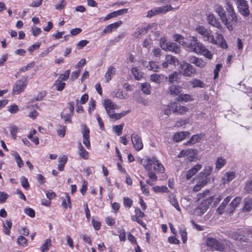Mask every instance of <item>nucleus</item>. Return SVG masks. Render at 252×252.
Here are the masks:
<instances>
[{"label": "nucleus", "instance_id": "nucleus-1", "mask_svg": "<svg viewBox=\"0 0 252 252\" xmlns=\"http://www.w3.org/2000/svg\"><path fill=\"white\" fill-rule=\"evenodd\" d=\"M195 31L199 34L202 35L204 41H207L210 43L218 45L223 48L226 49L227 45L223 37V36L218 32L216 33V39L215 38L214 35L212 33L211 31H208L207 29L202 26H198L196 27Z\"/></svg>", "mask_w": 252, "mask_h": 252}, {"label": "nucleus", "instance_id": "nucleus-2", "mask_svg": "<svg viewBox=\"0 0 252 252\" xmlns=\"http://www.w3.org/2000/svg\"><path fill=\"white\" fill-rule=\"evenodd\" d=\"M141 163L146 170L149 171L148 177L152 181L155 182L158 180V177L153 170L157 171L159 173H163L164 168L163 165L156 157L152 158H144L141 160Z\"/></svg>", "mask_w": 252, "mask_h": 252}, {"label": "nucleus", "instance_id": "nucleus-3", "mask_svg": "<svg viewBox=\"0 0 252 252\" xmlns=\"http://www.w3.org/2000/svg\"><path fill=\"white\" fill-rule=\"evenodd\" d=\"M203 46V45L198 40L196 36H192L190 37L188 41H186L184 46L189 51L199 54Z\"/></svg>", "mask_w": 252, "mask_h": 252}, {"label": "nucleus", "instance_id": "nucleus-4", "mask_svg": "<svg viewBox=\"0 0 252 252\" xmlns=\"http://www.w3.org/2000/svg\"><path fill=\"white\" fill-rule=\"evenodd\" d=\"M215 12L218 14L222 23L226 26L229 31H232L234 27L229 23V18L226 15L223 7L220 5H217L215 8Z\"/></svg>", "mask_w": 252, "mask_h": 252}, {"label": "nucleus", "instance_id": "nucleus-5", "mask_svg": "<svg viewBox=\"0 0 252 252\" xmlns=\"http://www.w3.org/2000/svg\"><path fill=\"white\" fill-rule=\"evenodd\" d=\"M179 71L183 76L192 77L196 73V69L190 63L182 62L180 63Z\"/></svg>", "mask_w": 252, "mask_h": 252}, {"label": "nucleus", "instance_id": "nucleus-6", "mask_svg": "<svg viewBox=\"0 0 252 252\" xmlns=\"http://www.w3.org/2000/svg\"><path fill=\"white\" fill-rule=\"evenodd\" d=\"M226 10L227 12V16L229 18V23L230 22L232 26L237 23V17L236 14L234 10L232 4L230 1H227L226 3Z\"/></svg>", "mask_w": 252, "mask_h": 252}, {"label": "nucleus", "instance_id": "nucleus-7", "mask_svg": "<svg viewBox=\"0 0 252 252\" xmlns=\"http://www.w3.org/2000/svg\"><path fill=\"white\" fill-rule=\"evenodd\" d=\"M172 9L173 8L171 5L169 4L154 8L148 12L147 16L149 18H151L157 14L165 13Z\"/></svg>", "mask_w": 252, "mask_h": 252}, {"label": "nucleus", "instance_id": "nucleus-8", "mask_svg": "<svg viewBox=\"0 0 252 252\" xmlns=\"http://www.w3.org/2000/svg\"><path fill=\"white\" fill-rule=\"evenodd\" d=\"M235 1L240 13L244 17H248L250 12L247 1L246 0H235Z\"/></svg>", "mask_w": 252, "mask_h": 252}, {"label": "nucleus", "instance_id": "nucleus-9", "mask_svg": "<svg viewBox=\"0 0 252 252\" xmlns=\"http://www.w3.org/2000/svg\"><path fill=\"white\" fill-rule=\"evenodd\" d=\"M206 244L212 249V251L217 250L222 252L224 249L223 245L215 238H208L207 239Z\"/></svg>", "mask_w": 252, "mask_h": 252}, {"label": "nucleus", "instance_id": "nucleus-10", "mask_svg": "<svg viewBox=\"0 0 252 252\" xmlns=\"http://www.w3.org/2000/svg\"><path fill=\"white\" fill-rule=\"evenodd\" d=\"M27 84V78L23 77L21 79L16 81L13 87V92L14 94H18L23 92Z\"/></svg>", "mask_w": 252, "mask_h": 252}, {"label": "nucleus", "instance_id": "nucleus-11", "mask_svg": "<svg viewBox=\"0 0 252 252\" xmlns=\"http://www.w3.org/2000/svg\"><path fill=\"white\" fill-rule=\"evenodd\" d=\"M81 132L83 134V143L87 149H90L91 144L90 141V130L87 127L86 125L84 124L82 126Z\"/></svg>", "mask_w": 252, "mask_h": 252}, {"label": "nucleus", "instance_id": "nucleus-12", "mask_svg": "<svg viewBox=\"0 0 252 252\" xmlns=\"http://www.w3.org/2000/svg\"><path fill=\"white\" fill-rule=\"evenodd\" d=\"M207 21L212 26L218 29L220 32H223V27L214 14H209L208 15Z\"/></svg>", "mask_w": 252, "mask_h": 252}, {"label": "nucleus", "instance_id": "nucleus-13", "mask_svg": "<svg viewBox=\"0 0 252 252\" xmlns=\"http://www.w3.org/2000/svg\"><path fill=\"white\" fill-rule=\"evenodd\" d=\"M212 197L207 198L196 209V212L199 215L204 214L208 209L209 205L212 203Z\"/></svg>", "mask_w": 252, "mask_h": 252}, {"label": "nucleus", "instance_id": "nucleus-14", "mask_svg": "<svg viewBox=\"0 0 252 252\" xmlns=\"http://www.w3.org/2000/svg\"><path fill=\"white\" fill-rule=\"evenodd\" d=\"M131 139L133 145L136 151H139L143 148V143L139 135L135 133H133L131 136Z\"/></svg>", "mask_w": 252, "mask_h": 252}, {"label": "nucleus", "instance_id": "nucleus-15", "mask_svg": "<svg viewBox=\"0 0 252 252\" xmlns=\"http://www.w3.org/2000/svg\"><path fill=\"white\" fill-rule=\"evenodd\" d=\"M244 234L250 235L249 233H247V230L244 231L243 230L239 229L237 232H232L229 234L230 238L233 239L235 240H240V241L247 242L248 239L244 238V237H240L241 236H244Z\"/></svg>", "mask_w": 252, "mask_h": 252}, {"label": "nucleus", "instance_id": "nucleus-16", "mask_svg": "<svg viewBox=\"0 0 252 252\" xmlns=\"http://www.w3.org/2000/svg\"><path fill=\"white\" fill-rule=\"evenodd\" d=\"M161 47L165 50H168L175 53H179L180 51V48L178 45L173 42H167L166 44L162 43Z\"/></svg>", "mask_w": 252, "mask_h": 252}, {"label": "nucleus", "instance_id": "nucleus-17", "mask_svg": "<svg viewBox=\"0 0 252 252\" xmlns=\"http://www.w3.org/2000/svg\"><path fill=\"white\" fill-rule=\"evenodd\" d=\"M103 105L108 115L113 112L115 109H119V106L114 103L110 99H105Z\"/></svg>", "mask_w": 252, "mask_h": 252}, {"label": "nucleus", "instance_id": "nucleus-18", "mask_svg": "<svg viewBox=\"0 0 252 252\" xmlns=\"http://www.w3.org/2000/svg\"><path fill=\"white\" fill-rule=\"evenodd\" d=\"M172 112L178 114H182L188 111V108L185 106L179 105L176 102L171 103Z\"/></svg>", "mask_w": 252, "mask_h": 252}, {"label": "nucleus", "instance_id": "nucleus-19", "mask_svg": "<svg viewBox=\"0 0 252 252\" xmlns=\"http://www.w3.org/2000/svg\"><path fill=\"white\" fill-rule=\"evenodd\" d=\"M188 61L189 63H193L200 68L204 67L206 64V62L203 60L195 56L189 57Z\"/></svg>", "mask_w": 252, "mask_h": 252}, {"label": "nucleus", "instance_id": "nucleus-20", "mask_svg": "<svg viewBox=\"0 0 252 252\" xmlns=\"http://www.w3.org/2000/svg\"><path fill=\"white\" fill-rule=\"evenodd\" d=\"M241 201V198L236 197L230 202L226 209V212L228 213H232L234 212L235 208L240 204Z\"/></svg>", "mask_w": 252, "mask_h": 252}, {"label": "nucleus", "instance_id": "nucleus-21", "mask_svg": "<svg viewBox=\"0 0 252 252\" xmlns=\"http://www.w3.org/2000/svg\"><path fill=\"white\" fill-rule=\"evenodd\" d=\"M210 181L209 178H202L199 176V180L197 184L193 187V190L194 191H198L201 189L206 185L208 182Z\"/></svg>", "mask_w": 252, "mask_h": 252}, {"label": "nucleus", "instance_id": "nucleus-22", "mask_svg": "<svg viewBox=\"0 0 252 252\" xmlns=\"http://www.w3.org/2000/svg\"><path fill=\"white\" fill-rule=\"evenodd\" d=\"M128 12V9L124 8L122 9H120L117 11H113L109 14H107L106 17L104 18V20L105 21L108 20L112 18L116 17L119 15H122L124 14L127 13Z\"/></svg>", "mask_w": 252, "mask_h": 252}, {"label": "nucleus", "instance_id": "nucleus-23", "mask_svg": "<svg viewBox=\"0 0 252 252\" xmlns=\"http://www.w3.org/2000/svg\"><path fill=\"white\" fill-rule=\"evenodd\" d=\"M122 24V21H119L108 25L104 29L101 34L103 35L104 33L111 32L113 30L117 29Z\"/></svg>", "mask_w": 252, "mask_h": 252}, {"label": "nucleus", "instance_id": "nucleus-24", "mask_svg": "<svg viewBox=\"0 0 252 252\" xmlns=\"http://www.w3.org/2000/svg\"><path fill=\"white\" fill-rule=\"evenodd\" d=\"M231 199V197L230 196H228L224 199L222 202L221 203L220 206L218 208L217 210V212L219 215H221L225 211L226 212V205H227L228 203L230 201Z\"/></svg>", "mask_w": 252, "mask_h": 252}, {"label": "nucleus", "instance_id": "nucleus-25", "mask_svg": "<svg viewBox=\"0 0 252 252\" xmlns=\"http://www.w3.org/2000/svg\"><path fill=\"white\" fill-rule=\"evenodd\" d=\"M202 168V165L197 164L195 165L190 169L186 173V178L188 180L190 179L194 175H195Z\"/></svg>", "mask_w": 252, "mask_h": 252}, {"label": "nucleus", "instance_id": "nucleus-26", "mask_svg": "<svg viewBox=\"0 0 252 252\" xmlns=\"http://www.w3.org/2000/svg\"><path fill=\"white\" fill-rule=\"evenodd\" d=\"M189 135V132L188 131L178 132L174 134L173 139L174 141L178 142L184 140L186 137Z\"/></svg>", "mask_w": 252, "mask_h": 252}, {"label": "nucleus", "instance_id": "nucleus-27", "mask_svg": "<svg viewBox=\"0 0 252 252\" xmlns=\"http://www.w3.org/2000/svg\"><path fill=\"white\" fill-rule=\"evenodd\" d=\"M61 199L62 200V206L63 208H67V207L71 208V200L68 193H64V195L61 197Z\"/></svg>", "mask_w": 252, "mask_h": 252}, {"label": "nucleus", "instance_id": "nucleus-28", "mask_svg": "<svg viewBox=\"0 0 252 252\" xmlns=\"http://www.w3.org/2000/svg\"><path fill=\"white\" fill-rule=\"evenodd\" d=\"M78 154L84 159L88 158L89 153L84 149L80 142L78 144Z\"/></svg>", "mask_w": 252, "mask_h": 252}, {"label": "nucleus", "instance_id": "nucleus-29", "mask_svg": "<svg viewBox=\"0 0 252 252\" xmlns=\"http://www.w3.org/2000/svg\"><path fill=\"white\" fill-rule=\"evenodd\" d=\"M115 73L116 68L112 66H109L104 76L106 80V82H108L110 80H111L112 77L114 76Z\"/></svg>", "mask_w": 252, "mask_h": 252}, {"label": "nucleus", "instance_id": "nucleus-30", "mask_svg": "<svg viewBox=\"0 0 252 252\" xmlns=\"http://www.w3.org/2000/svg\"><path fill=\"white\" fill-rule=\"evenodd\" d=\"M129 110L125 111L120 113H113V112L108 116L111 119L116 121L121 119L122 117L129 113Z\"/></svg>", "mask_w": 252, "mask_h": 252}, {"label": "nucleus", "instance_id": "nucleus-31", "mask_svg": "<svg viewBox=\"0 0 252 252\" xmlns=\"http://www.w3.org/2000/svg\"><path fill=\"white\" fill-rule=\"evenodd\" d=\"M131 73L136 80H140L143 77V73L140 71L136 67L131 68Z\"/></svg>", "mask_w": 252, "mask_h": 252}, {"label": "nucleus", "instance_id": "nucleus-32", "mask_svg": "<svg viewBox=\"0 0 252 252\" xmlns=\"http://www.w3.org/2000/svg\"><path fill=\"white\" fill-rule=\"evenodd\" d=\"M213 171V168L210 166H205L204 170L199 173V176L202 178H208Z\"/></svg>", "mask_w": 252, "mask_h": 252}, {"label": "nucleus", "instance_id": "nucleus-33", "mask_svg": "<svg viewBox=\"0 0 252 252\" xmlns=\"http://www.w3.org/2000/svg\"><path fill=\"white\" fill-rule=\"evenodd\" d=\"M150 79L153 82L159 84L163 80V75L161 74H153L150 76Z\"/></svg>", "mask_w": 252, "mask_h": 252}, {"label": "nucleus", "instance_id": "nucleus-34", "mask_svg": "<svg viewBox=\"0 0 252 252\" xmlns=\"http://www.w3.org/2000/svg\"><path fill=\"white\" fill-rule=\"evenodd\" d=\"M226 161L225 159L222 157H219L217 158L216 163V169L219 170L223 167L226 164Z\"/></svg>", "mask_w": 252, "mask_h": 252}, {"label": "nucleus", "instance_id": "nucleus-35", "mask_svg": "<svg viewBox=\"0 0 252 252\" xmlns=\"http://www.w3.org/2000/svg\"><path fill=\"white\" fill-rule=\"evenodd\" d=\"M189 83L192 85L193 88H204L205 84L204 82L200 80L193 79L189 81Z\"/></svg>", "mask_w": 252, "mask_h": 252}, {"label": "nucleus", "instance_id": "nucleus-36", "mask_svg": "<svg viewBox=\"0 0 252 252\" xmlns=\"http://www.w3.org/2000/svg\"><path fill=\"white\" fill-rule=\"evenodd\" d=\"M165 61H167L169 64L173 65H176L179 64V60L178 59L172 55L166 56Z\"/></svg>", "mask_w": 252, "mask_h": 252}, {"label": "nucleus", "instance_id": "nucleus-37", "mask_svg": "<svg viewBox=\"0 0 252 252\" xmlns=\"http://www.w3.org/2000/svg\"><path fill=\"white\" fill-rule=\"evenodd\" d=\"M181 88L179 86L172 85L169 87V93L171 95H178L181 92Z\"/></svg>", "mask_w": 252, "mask_h": 252}, {"label": "nucleus", "instance_id": "nucleus-38", "mask_svg": "<svg viewBox=\"0 0 252 252\" xmlns=\"http://www.w3.org/2000/svg\"><path fill=\"white\" fill-rule=\"evenodd\" d=\"M169 202L178 211H180L181 209L180 208V206L179 205L178 201L177 199L175 198V196H174L173 194H171L169 196Z\"/></svg>", "mask_w": 252, "mask_h": 252}, {"label": "nucleus", "instance_id": "nucleus-39", "mask_svg": "<svg viewBox=\"0 0 252 252\" xmlns=\"http://www.w3.org/2000/svg\"><path fill=\"white\" fill-rule=\"evenodd\" d=\"M235 173L233 171L226 172L224 175L223 180L224 181V182L225 181L227 182H230L235 178Z\"/></svg>", "mask_w": 252, "mask_h": 252}, {"label": "nucleus", "instance_id": "nucleus-40", "mask_svg": "<svg viewBox=\"0 0 252 252\" xmlns=\"http://www.w3.org/2000/svg\"><path fill=\"white\" fill-rule=\"evenodd\" d=\"M199 54H202L206 58L209 59H212L213 57V55L211 52L209 51L208 49H206L204 45L202 46L200 52Z\"/></svg>", "mask_w": 252, "mask_h": 252}, {"label": "nucleus", "instance_id": "nucleus-41", "mask_svg": "<svg viewBox=\"0 0 252 252\" xmlns=\"http://www.w3.org/2000/svg\"><path fill=\"white\" fill-rule=\"evenodd\" d=\"M155 192H168L169 189L165 186H155L152 188Z\"/></svg>", "mask_w": 252, "mask_h": 252}, {"label": "nucleus", "instance_id": "nucleus-42", "mask_svg": "<svg viewBox=\"0 0 252 252\" xmlns=\"http://www.w3.org/2000/svg\"><path fill=\"white\" fill-rule=\"evenodd\" d=\"M142 91L146 94H151V86L148 83H144L142 84L141 86Z\"/></svg>", "mask_w": 252, "mask_h": 252}, {"label": "nucleus", "instance_id": "nucleus-43", "mask_svg": "<svg viewBox=\"0 0 252 252\" xmlns=\"http://www.w3.org/2000/svg\"><path fill=\"white\" fill-rule=\"evenodd\" d=\"M244 208L250 211L252 207V199L250 198H246L244 200Z\"/></svg>", "mask_w": 252, "mask_h": 252}, {"label": "nucleus", "instance_id": "nucleus-44", "mask_svg": "<svg viewBox=\"0 0 252 252\" xmlns=\"http://www.w3.org/2000/svg\"><path fill=\"white\" fill-rule=\"evenodd\" d=\"M174 40L178 42L180 44L185 46L186 41L183 36L180 34H175L173 36Z\"/></svg>", "mask_w": 252, "mask_h": 252}, {"label": "nucleus", "instance_id": "nucleus-45", "mask_svg": "<svg viewBox=\"0 0 252 252\" xmlns=\"http://www.w3.org/2000/svg\"><path fill=\"white\" fill-rule=\"evenodd\" d=\"M202 136L201 134H194L192 135L189 140V142H191V144L199 142L202 139Z\"/></svg>", "mask_w": 252, "mask_h": 252}, {"label": "nucleus", "instance_id": "nucleus-46", "mask_svg": "<svg viewBox=\"0 0 252 252\" xmlns=\"http://www.w3.org/2000/svg\"><path fill=\"white\" fill-rule=\"evenodd\" d=\"M111 95L112 97H116L121 99L125 98L122 91L120 90L112 92L111 93Z\"/></svg>", "mask_w": 252, "mask_h": 252}, {"label": "nucleus", "instance_id": "nucleus-47", "mask_svg": "<svg viewBox=\"0 0 252 252\" xmlns=\"http://www.w3.org/2000/svg\"><path fill=\"white\" fill-rule=\"evenodd\" d=\"M244 190L249 193H252V180L247 181L244 187Z\"/></svg>", "mask_w": 252, "mask_h": 252}, {"label": "nucleus", "instance_id": "nucleus-48", "mask_svg": "<svg viewBox=\"0 0 252 252\" xmlns=\"http://www.w3.org/2000/svg\"><path fill=\"white\" fill-rule=\"evenodd\" d=\"M13 156L15 158V161L17 164L18 166L20 168L22 167L24 165V163L20 155L18 154V153L15 152Z\"/></svg>", "mask_w": 252, "mask_h": 252}, {"label": "nucleus", "instance_id": "nucleus-49", "mask_svg": "<svg viewBox=\"0 0 252 252\" xmlns=\"http://www.w3.org/2000/svg\"><path fill=\"white\" fill-rule=\"evenodd\" d=\"M51 245V240L50 239H47L45 240L44 243L41 247V251L43 252L47 251L49 247Z\"/></svg>", "mask_w": 252, "mask_h": 252}, {"label": "nucleus", "instance_id": "nucleus-50", "mask_svg": "<svg viewBox=\"0 0 252 252\" xmlns=\"http://www.w3.org/2000/svg\"><path fill=\"white\" fill-rule=\"evenodd\" d=\"M66 161L67 159L65 157L61 158L59 160V164L58 166V169L60 171H63Z\"/></svg>", "mask_w": 252, "mask_h": 252}, {"label": "nucleus", "instance_id": "nucleus-51", "mask_svg": "<svg viewBox=\"0 0 252 252\" xmlns=\"http://www.w3.org/2000/svg\"><path fill=\"white\" fill-rule=\"evenodd\" d=\"M10 132L12 137L15 139L16 137V134L17 133L18 128L15 125H12L9 127Z\"/></svg>", "mask_w": 252, "mask_h": 252}, {"label": "nucleus", "instance_id": "nucleus-52", "mask_svg": "<svg viewBox=\"0 0 252 252\" xmlns=\"http://www.w3.org/2000/svg\"><path fill=\"white\" fill-rule=\"evenodd\" d=\"M55 85L56 86V89L58 91H61L64 89L65 85V83L64 82H62L61 80L58 79L56 81Z\"/></svg>", "mask_w": 252, "mask_h": 252}, {"label": "nucleus", "instance_id": "nucleus-53", "mask_svg": "<svg viewBox=\"0 0 252 252\" xmlns=\"http://www.w3.org/2000/svg\"><path fill=\"white\" fill-rule=\"evenodd\" d=\"M17 243L19 245L25 247L27 245V240L23 236H19L17 238Z\"/></svg>", "mask_w": 252, "mask_h": 252}, {"label": "nucleus", "instance_id": "nucleus-54", "mask_svg": "<svg viewBox=\"0 0 252 252\" xmlns=\"http://www.w3.org/2000/svg\"><path fill=\"white\" fill-rule=\"evenodd\" d=\"M70 73V70L69 69L65 70L63 73L60 75L59 79H60L61 81H66L68 78Z\"/></svg>", "mask_w": 252, "mask_h": 252}, {"label": "nucleus", "instance_id": "nucleus-55", "mask_svg": "<svg viewBox=\"0 0 252 252\" xmlns=\"http://www.w3.org/2000/svg\"><path fill=\"white\" fill-rule=\"evenodd\" d=\"M21 182L22 187L26 189H29L30 185L27 179L25 177H22L21 179Z\"/></svg>", "mask_w": 252, "mask_h": 252}, {"label": "nucleus", "instance_id": "nucleus-56", "mask_svg": "<svg viewBox=\"0 0 252 252\" xmlns=\"http://www.w3.org/2000/svg\"><path fill=\"white\" fill-rule=\"evenodd\" d=\"M180 234L181 236L183 242L184 243H186L188 239L186 230L185 229H181L180 230Z\"/></svg>", "mask_w": 252, "mask_h": 252}, {"label": "nucleus", "instance_id": "nucleus-57", "mask_svg": "<svg viewBox=\"0 0 252 252\" xmlns=\"http://www.w3.org/2000/svg\"><path fill=\"white\" fill-rule=\"evenodd\" d=\"M179 99L184 101H189L192 100L190 95L188 94H181L179 96Z\"/></svg>", "mask_w": 252, "mask_h": 252}, {"label": "nucleus", "instance_id": "nucleus-58", "mask_svg": "<svg viewBox=\"0 0 252 252\" xmlns=\"http://www.w3.org/2000/svg\"><path fill=\"white\" fill-rule=\"evenodd\" d=\"M140 185L143 193L146 195H148L149 194V188L143 184L142 181H140Z\"/></svg>", "mask_w": 252, "mask_h": 252}, {"label": "nucleus", "instance_id": "nucleus-59", "mask_svg": "<svg viewBox=\"0 0 252 252\" xmlns=\"http://www.w3.org/2000/svg\"><path fill=\"white\" fill-rule=\"evenodd\" d=\"M131 220L132 221H136L138 222V224L142 226L143 227L146 226V224L144 222V221L138 218L135 215L134 216H132L131 217Z\"/></svg>", "mask_w": 252, "mask_h": 252}, {"label": "nucleus", "instance_id": "nucleus-60", "mask_svg": "<svg viewBox=\"0 0 252 252\" xmlns=\"http://www.w3.org/2000/svg\"><path fill=\"white\" fill-rule=\"evenodd\" d=\"M194 151V152H189V155H187L186 157H187L188 160L191 161L193 160V159L195 158L197 155V151L194 149H192Z\"/></svg>", "mask_w": 252, "mask_h": 252}, {"label": "nucleus", "instance_id": "nucleus-61", "mask_svg": "<svg viewBox=\"0 0 252 252\" xmlns=\"http://www.w3.org/2000/svg\"><path fill=\"white\" fill-rule=\"evenodd\" d=\"M178 76V72L176 71L173 72L169 76V81L170 83H173L177 80Z\"/></svg>", "mask_w": 252, "mask_h": 252}, {"label": "nucleus", "instance_id": "nucleus-62", "mask_svg": "<svg viewBox=\"0 0 252 252\" xmlns=\"http://www.w3.org/2000/svg\"><path fill=\"white\" fill-rule=\"evenodd\" d=\"M95 106V101L93 98H91L89 101V107L88 108V112L89 113H91L92 110H94Z\"/></svg>", "mask_w": 252, "mask_h": 252}, {"label": "nucleus", "instance_id": "nucleus-63", "mask_svg": "<svg viewBox=\"0 0 252 252\" xmlns=\"http://www.w3.org/2000/svg\"><path fill=\"white\" fill-rule=\"evenodd\" d=\"M57 131L58 134L61 137H63L65 134V126H60Z\"/></svg>", "mask_w": 252, "mask_h": 252}, {"label": "nucleus", "instance_id": "nucleus-64", "mask_svg": "<svg viewBox=\"0 0 252 252\" xmlns=\"http://www.w3.org/2000/svg\"><path fill=\"white\" fill-rule=\"evenodd\" d=\"M124 205L126 207L130 208L132 205V200L128 197H124Z\"/></svg>", "mask_w": 252, "mask_h": 252}]
</instances>
